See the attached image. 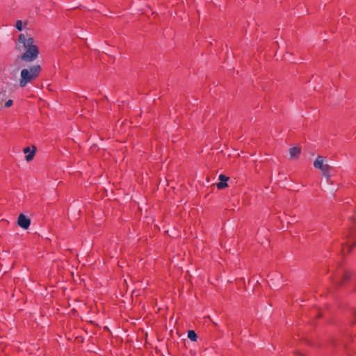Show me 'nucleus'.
Segmentation results:
<instances>
[{
  "label": "nucleus",
  "instance_id": "nucleus-9",
  "mask_svg": "<svg viewBox=\"0 0 356 356\" xmlns=\"http://www.w3.org/2000/svg\"><path fill=\"white\" fill-rule=\"evenodd\" d=\"M350 275L348 272H343L340 280L336 281L335 283L338 286H342L343 283L348 280Z\"/></svg>",
  "mask_w": 356,
  "mask_h": 356
},
{
  "label": "nucleus",
  "instance_id": "nucleus-7",
  "mask_svg": "<svg viewBox=\"0 0 356 356\" xmlns=\"http://www.w3.org/2000/svg\"><path fill=\"white\" fill-rule=\"evenodd\" d=\"M220 182L216 184L218 189H223L227 186V181L229 180V177L220 174L218 177Z\"/></svg>",
  "mask_w": 356,
  "mask_h": 356
},
{
  "label": "nucleus",
  "instance_id": "nucleus-12",
  "mask_svg": "<svg viewBox=\"0 0 356 356\" xmlns=\"http://www.w3.org/2000/svg\"><path fill=\"white\" fill-rule=\"evenodd\" d=\"M13 100L9 99V100H8V101L5 103V106H6V108H9V107H10V106L13 105Z\"/></svg>",
  "mask_w": 356,
  "mask_h": 356
},
{
  "label": "nucleus",
  "instance_id": "nucleus-2",
  "mask_svg": "<svg viewBox=\"0 0 356 356\" xmlns=\"http://www.w3.org/2000/svg\"><path fill=\"white\" fill-rule=\"evenodd\" d=\"M41 66L34 65L21 70L19 85L20 88H24L28 83H31L40 75Z\"/></svg>",
  "mask_w": 356,
  "mask_h": 356
},
{
  "label": "nucleus",
  "instance_id": "nucleus-6",
  "mask_svg": "<svg viewBox=\"0 0 356 356\" xmlns=\"http://www.w3.org/2000/svg\"><path fill=\"white\" fill-rule=\"evenodd\" d=\"M35 147H33V149L31 150V148L29 147H25L23 150L24 154H27V155L25 157V159L26 161L29 162L31 161L33 157L35 152Z\"/></svg>",
  "mask_w": 356,
  "mask_h": 356
},
{
  "label": "nucleus",
  "instance_id": "nucleus-3",
  "mask_svg": "<svg viewBox=\"0 0 356 356\" xmlns=\"http://www.w3.org/2000/svg\"><path fill=\"white\" fill-rule=\"evenodd\" d=\"M314 168L321 170V174L326 178H329L331 176L332 168L327 163L324 157L321 156H317L314 162Z\"/></svg>",
  "mask_w": 356,
  "mask_h": 356
},
{
  "label": "nucleus",
  "instance_id": "nucleus-14",
  "mask_svg": "<svg viewBox=\"0 0 356 356\" xmlns=\"http://www.w3.org/2000/svg\"><path fill=\"white\" fill-rule=\"evenodd\" d=\"M351 220L355 221L356 220V217L351 218Z\"/></svg>",
  "mask_w": 356,
  "mask_h": 356
},
{
  "label": "nucleus",
  "instance_id": "nucleus-4",
  "mask_svg": "<svg viewBox=\"0 0 356 356\" xmlns=\"http://www.w3.org/2000/svg\"><path fill=\"white\" fill-rule=\"evenodd\" d=\"M352 234H348L346 236V243L342 245V252L343 254H349L352 248L356 245V238H352Z\"/></svg>",
  "mask_w": 356,
  "mask_h": 356
},
{
  "label": "nucleus",
  "instance_id": "nucleus-11",
  "mask_svg": "<svg viewBox=\"0 0 356 356\" xmlns=\"http://www.w3.org/2000/svg\"><path fill=\"white\" fill-rule=\"evenodd\" d=\"M22 24L23 23L21 20H17L16 22L15 27L19 31H22Z\"/></svg>",
  "mask_w": 356,
  "mask_h": 356
},
{
  "label": "nucleus",
  "instance_id": "nucleus-13",
  "mask_svg": "<svg viewBox=\"0 0 356 356\" xmlns=\"http://www.w3.org/2000/svg\"><path fill=\"white\" fill-rule=\"evenodd\" d=\"M6 95V93L5 92H0V104L2 103L3 100V97Z\"/></svg>",
  "mask_w": 356,
  "mask_h": 356
},
{
  "label": "nucleus",
  "instance_id": "nucleus-10",
  "mask_svg": "<svg viewBox=\"0 0 356 356\" xmlns=\"http://www.w3.org/2000/svg\"><path fill=\"white\" fill-rule=\"evenodd\" d=\"M188 337L193 341H195L197 339V335L193 330H189L188 332Z\"/></svg>",
  "mask_w": 356,
  "mask_h": 356
},
{
  "label": "nucleus",
  "instance_id": "nucleus-5",
  "mask_svg": "<svg viewBox=\"0 0 356 356\" xmlns=\"http://www.w3.org/2000/svg\"><path fill=\"white\" fill-rule=\"evenodd\" d=\"M17 223L19 227L26 229L29 228L31 224V220L29 218H26L24 214L21 213L18 217Z\"/></svg>",
  "mask_w": 356,
  "mask_h": 356
},
{
  "label": "nucleus",
  "instance_id": "nucleus-1",
  "mask_svg": "<svg viewBox=\"0 0 356 356\" xmlns=\"http://www.w3.org/2000/svg\"><path fill=\"white\" fill-rule=\"evenodd\" d=\"M15 49L17 51L22 52L18 58L26 63L35 60L39 55V49L35 44L33 38L28 33L19 35Z\"/></svg>",
  "mask_w": 356,
  "mask_h": 356
},
{
  "label": "nucleus",
  "instance_id": "nucleus-8",
  "mask_svg": "<svg viewBox=\"0 0 356 356\" xmlns=\"http://www.w3.org/2000/svg\"><path fill=\"white\" fill-rule=\"evenodd\" d=\"M300 154V148L298 147H293L289 149V155L291 159H296Z\"/></svg>",
  "mask_w": 356,
  "mask_h": 356
}]
</instances>
